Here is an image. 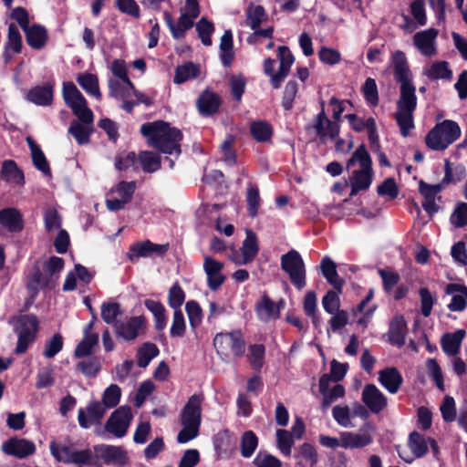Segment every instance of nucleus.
I'll use <instances>...</instances> for the list:
<instances>
[{
    "mask_svg": "<svg viewBox=\"0 0 467 467\" xmlns=\"http://www.w3.org/2000/svg\"><path fill=\"white\" fill-rule=\"evenodd\" d=\"M343 448L357 449L365 447L372 442V437L368 432H341Z\"/></svg>",
    "mask_w": 467,
    "mask_h": 467,
    "instance_id": "72a5a7b5",
    "label": "nucleus"
},
{
    "mask_svg": "<svg viewBox=\"0 0 467 467\" xmlns=\"http://www.w3.org/2000/svg\"><path fill=\"white\" fill-rule=\"evenodd\" d=\"M362 401L372 413H379L387 407L386 396L374 384L364 387Z\"/></svg>",
    "mask_w": 467,
    "mask_h": 467,
    "instance_id": "4be33fe9",
    "label": "nucleus"
},
{
    "mask_svg": "<svg viewBox=\"0 0 467 467\" xmlns=\"http://www.w3.org/2000/svg\"><path fill=\"white\" fill-rule=\"evenodd\" d=\"M276 443L280 452L289 456L294 444L293 435L286 430L279 429L276 431Z\"/></svg>",
    "mask_w": 467,
    "mask_h": 467,
    "instance_id": "5fc2aeb1",
    "label": "nucleus"
},
{
    "mask_svg": "<svg viewBox=\"0 0 467 467\" xmlns=\"http://www.w3.org/2000/svg\"><path fill=\"white\" fill-rule=\"evenodd\" d=\"M419 190L424 197V202H422L423 209L430 214L437 213L439 207L436 204V198L438 193L442 190L441 184H428L420 181Z\"/></svg>",
    "mask_w": 467,
    "mask_h": 467,
    "instance_id": "b1692460",
    "label": "nucleus"
},
{
    "mask_svg": "<svg viewBox=\"0 0 467 467\" xmlns=\"http://www.w3.org/2000/svg\"><path fill=\"white\" fill-rule=\"evenodd\" d=\"M395 79L400 83V94L397 101V110L393 117L400 128V134L408 137L414 129L413 112L417 106L416 89L407 57L402 51H395L391 56Z\"/></svg>",
    "mask_w": 467,
    "mask_h": 467,
    "instance_id": "f257e3e1",
    "label": "nucleus"
},
{
    "mask_svg": "<svg viewBox=\"0 0 467 467\" xmlns=\"http://www.w3.org/2000/svg\"><path fill=\"white\" fill-rule=\"evenodd\" d=\"M439 31L435 28H428L417 32L413 36V45L424 57H431L437 54V37Z\"/></svg>",
    "mask_w": 467,
    "mask_h": 467,
    "instance_id": "dca6fc26",
    "label": "nucleus"
},
{
    "mask_svg": "<svg viewBox=\"0 0 467 467\" xmlns=\"http://www.w3.org/2000/svg\"><path fill=\"white\" fill-rule=\"evenodd\" d=\"M256 467H281L282 463L279 459L266 451H259L254 460Z\"/></svg>",
    "mask_w": 467,
    "mask_h": 467,
    "instance_id": "774afa93",
    "label": "nucleus"
},
{
    "mask_svg": "<svg viewBox=\"0 0 467 467\" xmlns=\"http://www.w3.org/2000/svg\"><path fill=\"white\" fill-rule=\"evenodd\" d=\"M147 322L145 317H132L119 325V337L131 341L145 334Z\"/></svg>",
    "mask_w": 467,
    "mask_h": 467,
    "instance_id": "412c9836",
    "label": "nucleus"
},
{
    "mask_svg": "<svg viewBox=\"0 0 467 467\" xmlns=\"http://www.w3.org/2000/svg\"><path fill=\"white\" fill-rule=\"evenodd\" d=\"M76 367L86 377H95L100 369V362L96 357H88L78 362Z\"/></svg>",
    "mask_w": 467,
    "mask_h": 467,
    "instance_id": "864d4df0",
    "label": "nucleus"
},
{
    "mask_svg": "<svg viewBox=\"0 0 467 467\" xmlns=\"http://www.w3.org/2000/svg\"><path fill=\"white\" fill-rule=\"evenodd\" d=\"M347 169L350 171L345 185H350V196L368 190L373 179L372 161L364 145H360L348 161Z\"/></svg>",
    "mask_w": 467,
    "mask_h": 467,
    "instance_id": "7ed1b4c3",
    "label": "nucleus"
},
{
    "mask_svg": "<svg viewBox=\"0 0 467 467\" xmlns=\"http://www.w3.org/2000/svg\"><path fill=\"white\" fill-rule=\"evenodd\" d=\"M64 341L60 333H56L48 339L45 345L43 355L47 358H54L63 348Z\"/></svg>",
    "mask_w": 467,
    "mask_h": 467,
    "instance_id": "052dcab7",
    "label": "nucleus"
},
{
    "mask_svg": "<svg viewBox=\"0 0 467 467\" xmlns=\"http://www.w3.org/2000/svg\"><path fill=\"white\" fill-rule=\"evenodd\" d=\"M295 457L300 467H314L318 459L316 449L309 443L302 444Z\"/></svg>",
    "mask_w": 467,
    "mask_h": 467,
    "instance_id": "ea45409f",
    "label": "nucleus"
},
{
    "mask_svg": "<svg viewBox=\"0 0 467 467\" xmlns=\"http://www.w3.org/2000/svg\"><path fill=\"white\" fill-rule=\"evenodd\" d=\"M139 161L144 171L153 172L161 167V157L151 151H142L139 155Z\"/></svg>",
    "mask_w": 467,
    "mask_h": 467,
    "instance_id": "8fccbe9b",
    "label": "nucleus"
},
{
    "mask_svg": "<svg viewBox=\"0 0 467 467\" xmlns=\"http://www.w3.org/2000/svg\"><path fill=\"white\" fill-rule=\"evenodd\" d=\"M0 175L6 182H14L20 186L24 185L26 182L24 171L13 160H5L2 162Z\"/></svg>",
    "mask_w": 467,
    "mask_h": 467,
    "instance_id": "c756f323",
    "label": "nucleus"
},
{
    "mask_svg": "<svg viewBox=\"0 0 467 467\" xmlns=\"http://www.w3.org/2000/svg\"><path fill=\"white\" fill-rule=\"evenodd\" d=\"M379 381L390 394H395L402 385L403 378L396 368L389 367L379 371Z\"/></svg>",
    "mask_w": 467,
    "mask_h": 467,
    "instance_id": "a878e982",
    "label": "nucleus"
},
{
    "mask_svg": "<svg viewBox=\"0 0 467 467\" xmlns=\"http://www.w3.org/2000/svg\"><path fill=\"white\" fill-rule=\"evenodd\" d=\"M54 81H47L43 85L35 86L28 89L26 94V99L36 106H51L54 99Z\"/></svg>",
    "mask_w": 467,
    "mask_h": 467,
    "instance_id": "f3484780",
    "label": "nucleus"
},
{
    "mask_svg": "<svg viewBox=\"0 0 467 467\" xmlns=\"http://www.w3.org/2000/svg\"><path fill=\"white\" fill-rule=\"evenodd\" d=\"M257 238L251 230H246V238L241 247V254L234 252L231 260L236 265H246L252 262L258 253Z\"/></svg>",
    "mask_w": 467,
    "mask_h": 467,
    "instance_id": "a211bd4d",
    "label": "nucleus"
},
{
    "mask_svg": "<svg viewBox=\"0 0 467 467\" xmlns=\"http://www.w3.org/2000/svg\"><path fill=\"white\" fill-rule=\"evenodd\" d=\"M86 125V123L73 120L68 128V132L75 138L78 145H84L89 142L92 130Z\"/></svg>",
    "mask_w": 467,
    "mask_h": 467,
    "instance_id": "a18cd8bd",
    "label": "nucleus"
},
{
    "mask_svg": "<svg viewBox=\"0 0 467 467\" xmlns=\"http://www.w3.org/2000/svg\"><path fill=\"white\" fill-rule=\"evenodd\" d=\"M106 410L101 407L100 401L91 400L85 408H79L78 411V422L82 429L95 427V434L99 437L107 439L111 434L117 437V410H113L102 425V420Z\"/></svg>",
    "mask_w": 467,
    "mask_h": 467,
    "instance_id": "20e7f679",
    "label": "nucleus"
},
{
    "mask_svg": "<svg viewBox=\"0 0 467 467\" xmlns=\"http://www.w3.org/2000/svg\"><path fill=\"white\" fill-rule=\"evenodd\" d=\"M213 346L223 359L231 354L240 357L244 353V340L240 331L218 333L213 338Z\"/></svg>",
    "mask_w": 467,
    "mask_h": 467,
    "instance_id": "f8f14e48",
    "label": "nucleus"
},
{
    "mask_svg": "<svg viewBox=\"0 0 467 467\" xmlns=\"http://www.w3.org/2000/svg\"><path fill=\"white\" fill-rule=\"evenodd\" d=\"M202 401V394H194L190 397L182 411L181 421L201 424Z\"/></svg>",
    "mask_w": 467,
    "mask_h": 467,
    "instance_id": "5701e85b",
    "label": "nucleus"
},
{
    "mask_svg": "<svg viewBox=\"0 0 467 467\" xmlns=\"http://www.w3.org/2000/svg\"><path fill=\"white\" fill-rule=\"evenodd\" d=\"M144 306L153 315L155 328L158 331L163 330L167 325V316L164 306L161 302L152 299L144 300Z\"/></svg>",
    "mask_w": 467,
    "mask_h": 467,
    "instance_id": "e433bc0d",
    "label": "nucleus"
},
{
    "mask_svg": "<svg viewBox=\"0 0 467 467\" xmlns=\"http://www.w3.org/2000/svg\"><path fill=\"white\" fill-rule=\"evenodd\" d=\"M265 352V347L261 344L251 345L248 348L247 359L254 369L260 370L263 367Z\"/></svg>",
    "mask_w": 467,
    "mask_h": 467,
    "instance_id": "3c124183",
    "label": "nucleus"
},
{
    "mask_svg": "<svg viewBox=\"0 0 467 467\" xmlns=\"http://www.w3.org/2000/svg\"><path fill=\"white\" fill-rule=\"evenodd\" d=\"M281 268L285 271L291 283L299 290L306 286V266L300 254L292 249L280 258Z\"/></svg>",
    "mask_w": 467,
    "mask_h": 467,
    "instance_id": "9b49d317",
    "label": "nucleus"
},
{
    "mask_svg": "<svg viewBox=\"0 0 467 467\" xmlns=\"http://www.w3.org/2000/svg\"><path fill=\"white\" fill-rule=\"evenodd\" d=\"M101 318L109 325H111L114 332L117 333V302L109 301L101 305Z\"/></svg>",
    "mask_w": 467,
    "mask_h": 467,
    "instance_id": "6e6d98bb",
    "label": "nucleus"
},
{
    "mask_svg": "<svg viewBox=\"0 0 467 467\" xmlns=\"http://www.w3.org/2000/svg\"><path fill=\"white\" fill-rule=\"evenodd\" d=\"M285 305L283 300L277 304L271 301L267 296H263L257 306V314L261 320L267 321L271 318H277L280 315V309Z\"/></svg>",
    "mask_w": 467,
    "mask_h": 467,
    "instance_id": "f704fd0d",
    "label": "nucleus"
},
{
    "mask_svg": "<svg viewBox=\"0 0 467 467\" xmlns=\"http://www.w3.org/2000/svg\"><path fill=\"white\" fill-rule=\"evenodd\" d=\"M140 132L150 146L165 154L180 155L182 135L179 130L170 127L169 123L161 120L147 122L141 125Z\"/></svg>",
    "mask_w": 467,
    "mask_h": 467,
    "instance_id": "f03ea898",
    "label": "nucleus"
},
{
    "mask_svg": "<svg viewBox=\"0 0 467 467\" xmlns=\"http://www.w3.org/2000/svg\"><path fill=\"white\" fill-rule=\"evenodd\" d=\"M340 293L339 290H330L322 298V306L327 313L334 314L340 311Z\"/></svg>",
    "mask_w": 467,
    "mask_h": 467,
    "instance_id": "0e129e2a",
    "label": "nucleus"
},
{
    "mask_svg": "<svg viewBox=\"0 0 467 467\" xmlns=\"http://www.w3.org/2000/svg\"><path fill=\"white\" fill-rule=\"evenodd\" d=\"M321 271L327 282L332 285L335 289L341 292L343 281L337 275L336 264L329 257L326 256L322 259Z\"/></svg>",
    "mask_w": 467,
    "mask_h": 467,
    "instance_id": "58836bf2",
    "label": "nucleus"
},
{
    "mask_svg": "<svg viewBox=\"0 0 467 467\" xmlns=\"http://www.w3.org/2000/svg\"><path fill=\"white\" fill-rule=\"evenodd\" d=\"M49 448L51 455L56 461L66 464H76L81 467L85 464H91L93 460L90 450L76 451L73 444L66 445L53 441Z\"/></svg>",
    "mask_w": 467,
    "mask_h": 467,
    "instance_id": "1a4fd4ad",
    "label": "nucleus"
},
{
    "mask_svg": "<svg viewBox=\"0 0 467 467\" xmlns=\"http://www.w3.org/2000/svg\"><path fill=\"white\" fill-rule=\"evenodd\" d=\"M185 300V293L181 285L176 283L169 290L168 293V304L169 306L176 310H181V306Z\"/></svg>",
    "mask_w": 467,
    "mask_h": 467,
    "instance_id": "e2e57ef3",
    "label": "nucleus"
},
{
    "mask_svg": "<svg viewBox=\"0 0 467 467\" xmlns=\"http://www.w3.org/2000/svg\"><path fill=\"white\" fill-rule=\"evenodd\" d=\"M373 297V290H369L368 294L366 296V297L360 302V304L358 306L355 315L358 313H360L363 315V317H359L357 322L359 325H362L363 327H366L374 314L376 310V306H368V304L371 301Z\"/></svg>",
    "mask_w": 467,
    "mask_h": 467,
    "instance_id": "de8ad7c7",
    "label": "nucleus"
},
{
    "mask_svg": "<svg viewBox=\"0 0 467 467\" xmlns=\"http://www.w3.org/2000/svg\"><path fill=\"white\" fill-rule=\"evenodd\" d=\"M1 450L6 455L25 459L33 455L36 452V447L32 441L11 437L2 443Z\"/></svg>",
    "mask_w": 467,
    "mask_h": 467,
    "instance_id": "2eb2a0df",
    "label": "nucleus"
},
{
    "mask_svg": "<svg viewBox=\"0 0 467 467\" xmlns=\"http://www.w3.org/2000/svg\"><path fill=\"white\" fill-rule=\"evenodd\" d=\"M119 79L122 80L127 86V91L122 96L123 104L122 108L128 112H130L135 105L140 103L147 106L151 104V99L142 93L136 91L127 77V69L123 62L119 61Z\"/></svg>",
    "mask_w": 467,
    "mask_h": 467,
    "instance_id": "ddd939ff",
    "label": "nucleus"
},
{
    "mask_svg": "<svg viewBox=\"0 0 467 467\" xmlns=\"http://www.w3.org/2000/svg\"><path fill=\"white\" fill-rule=\"evenodd\" d=\"M279 69L274 73L275 60L266 58L264 62V71L270 77V81L275 88H278L290 71L295 58L287 47H278Z\"/></svg>",
    "mask_w": 467,
    "mask_h": 467,
    "instance_id": "9d476101",
    "label": "nucleus"
},
{
    "mask_svg": "<svg viewBox=\"0 0 467 467\" xmlns=\"http://www.w3.org/2000/svg\"><path fill=\"white\" fill-rule=\"evenodd\" d=\"M62 96L67 106L71 109L73 114L80 122L86 124L93 123L94 114L88 107L86 99L73 82L63 83Z\"/></svg>",
    "mask_w": 467,
    "mask_h": 467,
    "instance_id": "0eeeda50",
    "label": "nucleus"
},
{
    "mask_svg": "<svg viewBox=\"0 0 467 467\" xmlns=\"http://www.w3.org/2000/svg\"><path fill=\"white\" fill-rule=\"evenodd\" d=\"M95 461L91 464L99 465L101 461L105 464L117 463V446L99 444L94 446Z\"/></svg>",
    "mask_w": 467,
    "mask_h": 467,
    "instance_id": "4c0bfd02",
    "label": "nucleus"
},
{
    "mask_svg": "<svg viewBox=\"0 0 467 467\" xmlns=\"http://www.w3.org/2000/svg\"><path fill=\"white\" fill-rule=\"evenodd\" d=\"M28 46L36 50L42 49L48 40L47 30L44 26L33 24L24 30Z\"/></svg>",
    "mask_w": 467,
    "mask_h": 467,
    "instance_id": "bb28decb",
    "label": "nucleus"
},
{
    "mask_svg": "<svg viewBox=\"0 0 467 467\" xmlns=\"http://www.w3.org/2000/svg\"><path fill=\"white\" fill-rule=\"evenodd\" d=\"M168 250V244H157L150 241L136 243L130 246L131 254L130 259L133 257H147L152 254H163Z\"/></svg>",
    "mask_w": 467,
    "mask_h": 467,
    "instance_id": "c85d7f7f",
    "label": "nucleus"
},
{
    "mask_svg": "<svg viewBox=\"0 0 467 467\" xmlns=\"http://www.w3.org/2000/svg\"><path fill=\"white\" fill-rule=\"evenodd\" d=\"M461 136L460 126L452 120H443L437 123L426 135V146L436 151L446 150Z\"/></svg>",
    "mask_w": 467,
    "mask_h": 467,
    "instance_id": "423d86ee",
    "label": "nucleus"
},
{
    "mask_svg": "<svg viewBox=\"0 0 467 467\" xmlns=\"http://www.w3.org/2000/svg\"><path fill=\"white\" fill-rule=\"evenodd\" d=\"M423 74L431 79L451 78V71L445 61H437L425 67Z\"/></svg>",
    "mask_w": 467,
    "mask_h": 467,
    "instance_id": "37998d69",
    "label": "nucleus"
},
{
    "mask_svg": "<svg viewBox=\"0 0 467 467\" xmlns=\"http://www.w3.org/2000/svg\"><path fill=\"white\" fill-rule=\"evenodd\" d=\"M224 265L211 256H204L203 270L207 276V285L213 291L218 290L225 281L222 273Z\"/></svg>",
    "mask_w": 467,
    "mask_h": 467,
    "instance_id": "6ab92c4d",
    "label": "nucleus"
},
{
    "mask_svg": "<svg viewBox=\"0 0 467 467\" xmlns=\"http://www.w3.org/2000/svg\"><path fill=\"white\" fill-rule=\"evenodd\" d=\"M0 225L11 234L21 233L25 228L23 213L15 207L0 210Z\"/></svg>",
    "mask_w": 467,
    "mask_h": 467,
    "instance_id": "aec40b11",
    "label": "nucleus"
},
{
    "mask_svg": "<svg viewBox=\"0 0 467 467\" xmlns=\"http://www.w3.org/2000/svg\"><path fill=\"white\" fill-rule=\"evenodd\" d=\"M165 22L171 30V36L174 38H182L184 36L186 30L193 26L194 17L181 12V16L177 24L173 23L172 16L169 12L163 14Z\"/></svg>",
    "mask_w": 467,
    "mask_h": 467,
    "instance_id": "cd10ccee",
    "label": "nucleus"
},
{
    "mask_svg": "<svg viewBox=\"0 0 467 467\" xmlns=\"http://www.w3.org/2000/svg\"><path fill=\"white\" fill-rule=\"evenodd\" d=\"M159 348L150 342L142 344L137 351V363L140 368H146L159 355Z\"/></svg>",
    "mask_w": 467,
    "mask_h": 467,
    "instance_id": "a19ab883",
    "label": "nucleus"
},
{
    "mask_svg": "<svg viewBox=\"0 0 467 467\" xmlns=\"http://www.w3.org/2000/svg\"><path fill=\"white\" fill-rule=\"evenodd\" d=\"M199 68L196 65L189 62L182 66H178L175 70L174 82L177 84L183 83L197 77Z\"/></svg>",
    "mask_w": 467,
    "mask_h": 467,
    "instance_id": "09e8293b",
    "label": "nucleus"
},
{
    "mask_svg": "<svg viewBox=\"0 0 467 467\" xmlns=\"http://www.w3.org/2000/svg\"><path fill=\"white\" fill-rule=\"evenodd\" d=\"M409 446L413 454L418 458L422 457L428 451L426 439L418 432L410 433Z\"/></svg>",
    "mask_w": 467,
    "mask_h": 467,
    "instance_id": "13d9d810",
    "label": "nucleus"
},
{
    "mask_svg": "<svg viewBox=\"0 0 467 467\" xmlns=\"http://www.w3.org/2000/svg\"><path fill=\"white\" fill-rule=\"evenodd\" d=\"M186 331V322L182 310L173 312L172 323L170 329V334L172 337H182Z\"/></svg>",
    "mask_w": 467,
    "mask_h": 467,
    "instance_id": "69168bd1",
    "label": "nucleus"
},
{
    "mask_svg": "<svg viewBox=\"0 0 467 467\" xmlns=\"http://www.w3.org/2000/svg\"><path fill=\"white\" fill-rule=\"evenodd\" d=\"M5 47L12 49L15 54H20L22 52V36L15 24H10L8 26L7 41Z\"/></svg>",
    "mask_w": 467,
    "mask_h": 467,
    "instance_id": "603ef678",
    "label": "nucleus"
},
{
    "mask_svg": "<svg viewBox=\"0 0 467 467\" xmlns=\"http://www.w3.org/2000/svg\"><path fill=\"white\" fill-rule=\"evenodd\" d=\"M14 330L18 337L15 352L24 354L36 340L39 330V320L34 314L20 315L16 320Z\"/></svg>",
    "mask_w": 467,
    "mask_h": 467,
    "instance_id": "6e6552de",
    "label": "nucleus"
},
{
    "mask_svg": "<svg viewBox=\"0 0 467 467\" xmlns=\"http://www.w3.org/2000/svg\"><path fill=\"white\" fill-rule=\"evenodd\" d=\"M221 59L224 66H229L234 57L233 47V34L226 30L221 37L220 42Z\"/></svg>",
    "mask_w": 467,
    "mask_h": 467,
    "instance_id": "c03bdc74",
    "label": "nucleus"
},
{
    "mask_svg": "<svg viewBox=\"0 0 467 467\" xmlns=\"http://www.w3.org/2000/svg\"><path fill=\"white\" fill-rule=\"evenodd\" d=\"M267 18L265 11L263 6L256 5H250L246 10V25L252 29L259 27L261 23Z\"/></svg>",
    "mask_w": 467,
    "mask_h": 467,
    "instance_id": "49530a36",
    "label": "nucleus"
},
{
    "mask_svg": "<svg viewBox=\"0 0 467 467\" xmlns=\"http://www.w3.org/2000/svg\"><path fill=\"white\" fill-rule=\"evenodd\" d=\"M445 293L451 296V301L448 305L451 311H462L467 306V287L460 284H448Z\"/></svg>",
    "mask_w": 467,
    "mask_h": 467,
    "instance_id": "393cba45",
    "label": "nucleus"
},
{
    "mask_svg": "<svg viewBox=\"0 0 467 467\" xmlns=\"http://www.w3.org/2000/svg\"><path fill=\"white\" fill-rule=\"evenodd\" d=\"M316 131L317 136L321 141L335 140L339 133V126L337 121L330 120L325 112V103L321 102V110L317 115L314 123L308 127Z\"/></svg>",
    "mask_w": 467,
    "mask_h": 467,
    "instance_id": "4468645a",
    "label": "nucleus"
},
{
    "mask_svg": "<svg viewBox=\"0 0 467 467\" xmlns=\"http://www.w3.org/2000/svg\"><path fill=\"white\" fill-rule=\"evenodd\" d=\"M65 261L58 256H51L44 265L47 274L43 275L38 265H34L27 276L26 289L33 301L42 289L53 290L57 285L59 274L64 268Z\"/></svg>",
    "mask_w": 467,
    "mask_h": 467,
    "instance_id": "39448f33",
    "label": "nucleus"
},
{
    "mask_svg": "<svg viewBox=\"0 0 467 467\" xmlns=\"http://www.w3.org/2000/svg\"><path fill=\"white\" fill-rule=\"evenodd\" d=\"M135 189V182L119 183V210L132 200Z\"/></svg>",
    "mask_w": 467,
    "mask_h": 467,
    "instance_id": "680f3d73",
    "label": "nucleus"
},
{
    "mask_svg": "<svg viewBox=\"0 0 467 467\" xmlns=\"http://www.w3.org/2000/svg\"><path fill=\"white\" fill-rule=\"evenodd\" d=\"M258 445V439L252 431H245L241 438V453L244 457L249 458Z\"/></svg>",
    "mask_w": 467,
    "mask_h": 467,
    "instance_id": "4d7b16f0",
    "label": "nucleus"
},
{
    "mask_svg": "<svg viewBox=\"0 0 467 467\" xmlns=\"http://www.w3.org/2000/svg\"><path fill=\"white\" fill-rule=\"evenodd\" d=\"M79 86L90 96L100 98L98 78L91 73L79 74L77 78Z\"/></svg>",
    "mask_w": 467,
    "mask_h": 467,
    "instance_id": "79ce46f5",
    "label": "nucleus"
},
{
    "mask_svg": "<svg viewBox=\"0 0 467 467\" xmlns=\"http://www.w3.org/2000/svg\"><path fill=\"white\" fill-rule=\"evenodd\" d=\"M220 105V97L216 93L208 89L203 91L197 100L198 109L203 116H211L216 113Z\"/></svg>",
    "mask_w": 467,
    "mask_h": 467,
    "instance_id": "7c9ffc66",
    "label": "nucleus"
},
{
    "mask_svg": "<svg viewBox=\"0 0 467 467\" xmlns=\"http://www.w3.org/2000/svg\"><path fill=\"white\" fill-rule=\"evenodd\" d=\"M451 223L455 227H462L467 224V203L460 202L450 218Z\"/></svg>",
    "mask_w": 467,
    "mask_h": 467,
    "instance_id": "338daca9",
    "label": "nucleus"
},
{
    "mask_svg": "<svg viewBox=\"0 0 467 467\" xmlns=\"http://www.w3.org/2000/svg\"><path fill=\"white\" fill-rule=\"evenodd\" d=\"M26 141L31 151L33 165L45 175H51L49 163L40 146L29 136L26 138Z\"/></svg>",
    "mask_w": 467,
    "mask_h": 467,
    "instance_id": "473e14b6",
    "label": "nucleus"
},
{
    "mask_svg": "<svg viewBox=\"0 0 467 467\" xmlns=\"http://www.w3.org/2000/svg\"><path fill=\"white\" fill-rule=\"evenodd\" d=\"M185 310L191 327L194 329L199 327L202 320V310L200 305L194 301H188L185 305Z\"/></svg>",
    "mask_w": 467,
    "mask_h": 467,
    "instance_id": "bf43d9fd",
    "label": "nucleus"
},
{
    "mask_svg": "<svg viewBox=\"0 0 467 467\" xmlns=\"http://www.w3.org/2000/svg\"><path fill=\"white\" fill-rule=\"evenodd\" d=\"M407 333V324L405 318L402 316H396L392 319L389 326V341L401 347L405 343V336Z\"/></svg>",
    "mask_w": 467,
    "mask_h": 467,
    "instance_id": "c9c22d12",
    "label": "nucleus"
},
{
    "mask_svg": "<svg viewBox=\"0 0 467 467\" xmlns=\"http://www.w3.org/2000/svg\"><path fill=\"white\" fill-rule=\"evenodd\" d=\"M466 335L464 329H458L453 333H446L441 337V348L448 356H456L460 349L462 342Z\"/></svg>",
    "mask_w": 467,
    "mask_h": 467,
    "instance_id": "2f4dec72",
    "label": "nucleus"
}]
</instances>
